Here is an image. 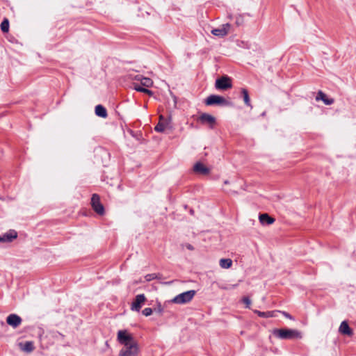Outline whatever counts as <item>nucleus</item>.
Instances as JSON below:
<instances>
[{
    "label": "nucleus",
    "instance_id": "nucleus-22",
    "mask_svg": "<svg viewBox=\"0 0 356 356\" xmlns=\"http://www.w3.org/2000/svg\"><path fill=\"white\" fill-rule=\"evenodd\" d=\"M1 30L3 33H7L9 31V21L7 18H4L3 20L1 22Z\"/></svg>",
    "mask_w": 356,
    "mask_h": 356
},
{
    "label": "nucleus",
    "instance_id": "nucleus-8",
    "mask_svg": "<svg viewBox=\"0 0 356 356\" xmlns=\"http://www.w3.org/2000/svg\"><path fill=\"white\" fill-rule=\"evenodd\" d=\"M198 121L202 124H207L211 129L216 124V118L207 113H202L198 118Z\"/></svg>",
    "mask_w": 356,
    "mask_h": 356
},
{
    "label": "nucleus",
    "instance_id": "nucleus-12",
    "mask_svg": "<svg viewBox=\"0 0 356 356\" xmlns=\"http://www.w3.org/2000/svg\"><path fill=\"white\" fill-rule=\"evenodd\" d=\"M230 26V24H225L221 27L213 29L211 33L216 36L224 37L227 35Z\"/></svg>",
    "mask_w": 356,
    "mask_h": 356
},
{
    "label": "nucleus",
    "instance_id": "nucleus-36",
    "mask_svg": "<svg viewBox=\"0 0 356 356\" xmlns=\"http://www.w3.org/2000/svg\"><path fill=\"white\" fill-rule=\"evenodd\" d=\"M269 315H274V312H266Z\"/></svg>",
    "mask_w": 356,
    "mask_h": 356
},
{
    "label": "nucleus",
    "instance_id": "nucleus-27",
    "mask_svg": "<svg viewBox=\"0 0 356 356\" xmlns=\"http://www.w3.org/2000/svg\"><path fill=\"white\" fill-rule=\"evenodd\" d=\"M152 312H153V310H152V308H150V307H146V308H145V309L143 310V312H142L144 316H150V315L152 314Z\"/></svg>",
    "mask_w": 356,
    "mask_h": 356
},
{
    "label": "nucleus",
    "instance_id": "nucleus-20",
    "mask_svg": "<svg viewBox=\"0 0 356 356\" xmlns=\"http://www.w3.org/2000/svg\"><path fill=\"white\" fill-rule=\"evenodd\" d=\"M241 97L243 98V99L244 101L245 104L247 106L252 108V106L251 105L250 99V96H249L248 90L245 88H241Z\"/></svg>",
    "mask_w": 356,
    "mask_h": 356
},
{
    "label": "nucleus",
    "instance_id": "nucleus-34",
    "mask_svg": "<svg viewBox=\"0 0 356 356\" xmlns=\"http://www.w3.org/2000/svg\"><path fill=\"white\" fill-rule=\"evenodd\" d=\"M156 280H161L162 278V275L160 273H156Z\"/></svg>",
    "mask_w": 356,
    "mask_h": 356
},
{
    "label": "nucleus",
    "instance_id": "nucleus-37",
    "mask_svg": "<svg viewBox=\"0 0 356 356\" xmlns=\"http://www.w3.org/2000/svg\"><path fill=\"white\" fill-rule=\"evenodd\" d=\"M224 184H229V181H228V180H225V181H224Z\"/></svg>",
    "mask_w": 356,
    "mask_h": 356
},
{
    "label": "nucleus",
    "instance_id": "nucleus-30",
    "mask_svg": "<svg viewBox=\"0 0 356 356\" xmlns=\"http://www.w3.org/2000/svg\"><path fill=\"white\" fill-rule=\"evenodd\" d=\"M132 79L136 80L138 81H140L141 83L142 78L143 77L141 74H136L134 76L132 75H130Z\"/></svg>",
    "mask_w": 356,
    "mask_h": 356
},
{
    "label": "nucleus",
    "instance_id": "nucleus-15",
    "mask_svg": "<svg viewBox=\"0 0 356 356\" xmlns=\"http://www.w3.org/2000/svg\"><path fill=\"white\" fill-rule=\"evenodd\" d=\"M339 332L343 335H347L351 337L353 334V331L352 328L349 326L348 322L346 321H343L341 322Z\"/></svg>",
    "mask_w": 356,
    "mask_h": 356
},
{
    "label": "nucleus",
    "instance_id": "nucleus-1",
    "mask_svg": "<svg viewBox=\"0 0 356 356\" xmlns=\"http://www.w3.org/2000/svg\"><path fill=\"white\" fill-rule=\"evenodd\" d=\"M273 334L280 339H301L302 333L293 329L289 328H275L272 331Z\"/></svg>",
    "mask_w": 356,
    "mask_h": 356
},
{
    "label": "nucleus",
    "instance_id": "nucleus-35",
    "mask_svg": "<svg viewBox=\"0 0 356 356\" xmlns=\"http://www.w3.org/2000/svg\"><path fill=\"white\" fill-rule=\"evenodd\" d=\"M157 312H158L159 313H161V312H163V308L161 307V305H159V308H158V309H157Z\"/></svg>",
    "mask_w": 356,
    "mask_h": 356
},
{
    "label": "nucleus",
    "instance_id": "nucleus-14",
    "mask_svg": "<svg viewBox=\"0 0 356 356\" xmlns=\"http://www.w3.org/2000/svg\"><path fill=\"white\" fill-rule=\"evenodd\" d=\"M193 171L200 175H206L210 172L209 168L206 167L201 162H197L193 166Z\"/></svg>",
    "mask_w": 356,
    "mask_h": 356
},
{
    "label": "nucleus",
    "instance_id": "nucleus-5",
    "mask_svg": "<svg viewBox=\"0 0 356 356\" xmlns=\"http://www.w3.org/2000/svg\"><path fill=\"white\" fill-rule=\"evenodd\" d=\"M215 87L219 90H227L232 87V79L227 75H223L217 79Z\"/></svg>",
    "mask_w": 356,
    "mask_h": 356
},
{
    "label": "nucleus",
    "instance_id": "nucleus-18",
    "mask_svg": "<svg viewBox=\"0 0 356 356\" xmlns=\"http://www.w3.org/2000/svg\"><path fill=\"white\" fill-rule=\"evenodd\" d=\"M19 346L21 350L26 353H31L35 348L33 342L31 341H25L24 343H19Z\"/></svg>",
    "mask_w": 356,
    "mask_h": 356
},
{
    "label": "nucleus",
    "instance_id": "nucleus-9",
    "mask_svg": "<svg viewBox=\"0 0 356 356\" xmlns=\"http://www.w3.org/2000/svg\"><path fill=\"white\" fill-rule=\"evenodd\" d=\"M146 298L144 294L137 295L131 303V309L132 311L139 312Z\"/></svg>",
    "mask_w": 356,
    "mask_h": 356
},
{
    "label": "nucleus",
    "instance_id": "nucleus-16",
    "mask_svg": "<svg viewBox=\"0 0 356 356\" xmlns=\"http://www.w3.org/2000/svg\"><path fill=\"white\" fill-rule=\"evenodd\" d=\"M316 100L319 101L321 100L325 105H332L334 103V99L332 98H328L327 95L321 90H319L316 97Z\"/></svg>",
    "mask_w": 356,
    "mask_h": 356
},
{
    "label": "nucleus",
    "instance_id": "nucleus-31",
    "mask_svg": "<svg viewBox=\"0 0 356 356\" xmlns=\"http://www.w3.org/2000/svg\"><path fill=\"white\" fill-rule=\"evenodd\" d=\"M143 93L147 94L149 96H152L153 95V92L152 90H149L148 88H146V87L144 88Z\"/></svg>",
    "mask_w": 356,
    "mask_h": 356
},
{
    "label": "nucleus",
    "instance_id": "nucleus-29",
    "mask_svg": "<svg viewBox=\"0 0 356 356\" xmlns=\"http://www.w3.org/2000/svg\"><path fill=\"white\" fill-rule=\"evenodd\" d=\"M242 301L243 303H245L246 305V306H245L246 308H250V305H251V300L248 297H243L242 299Z\"/></svg>",
    "mask_w": 356,
    "mask_h": 356
},
{
    "label": "nucleus",
    "instance_id": "nucleus-21",
    "mask_svg": "<svg viewBox=\"0 0 356 356\" xmlns=\"http://www.w3.org/2000/svg\"><path fill=\"white\" fill-rule=\"evenodd\" d=\"M232 265V260L230 259H221L220 260V266L222 268H229Z\"/></svg>",
    "mask_w": 356,
    "mask_h": 356
},
{
    "label": "nucleus",
    "instance_id": "nucleus-33",
    "mask_svg": "<svg viewBox=\"0 0 356 356\" xmlns=\"http://www.w3.org/2000/svg\"><path fill=\"white\" fill-rule=\"evenodd\" d=\"M186 248L188 250H193L194 249L193 246L192 245H191V244H187L186 245Z\"/></svg>",
    "mask_w": 356,
    "mask_h": 356
},
{
    "label": "nucleus",
    "instance_id": "nucleus-32",
    "mask_svg": "<svg viewBox=\"0 0 356 356\" xmlns=\"http://www.w3.org/2000/svg\"><path fill=\"white\" fill-rule=\"evenodd\" d=\"M282 314H283V315H284L285 317H286V318H289V319H293V318H292L291 315V314H289V313H287V312H282Z\"/></svg>",
    "mask_w": 356,
    "mask_h": 356
},
{
    "label": "nucleus",
    "instance_id": "nucleus-6",
    "mask_svg": "<svg viewBox=\"0 0 356 356\" xmlns=\"http://www.w3.org/2000/svg\"><path fill=\"white\" fill-rule=\"evenodd\" d=\"M91 206L92 209L99 215L102 216L105 213L104 207L100 202L99 195L94 193L91 197Z\"/></svg>",
    "mask_w": 356,
    "mask_h": 356
},
{
    "label": "nucleus",
    "instance_id": "nucleus-25",
    "mask_svg": "<svg viewBox=\"0 0 356 356\" xmlns=\"http://www.w3.org/2000/svg\"><path fill=\"white\" fill-rule=\"evenodd\" d=\"M254 312L256 314H257L258 316L261 318H270V317L275 316V315H269V314L267 313L266 312H260V311L256 310V311H254Z\"/></svg>",
    "mask_w": 356,
    "mask_h": 356
},
{
    "label": "nucleus",
    "instance_id": "nucleus-28",
    "mask_svg": "<svg viewBox=\"0 0 356 356\" xmlns=\"http://www.w3.org/2000/svg\"><path fill=\"white\" fill-rule=\"evenodd\" d=\"M156 273L147 274L145 276V279L147 282H150L153 280H156Z\"/></svg>",
    "mask_w": 356,
    "mask_h": 356
},
{
    "label": "nucleus",
    "instance_id": "nucleus-26",
    "mask_svg": "<svg viewBox=\"0 0 356 356\" xmlns=\"http://www.w3.org/2000/svg\"><path fill=\"white\" fill-rule=\"evenodd\" d=\"M133 88L134 90H136L138 92H143L144 88L145 87L143 86L142 85H139L138 83H134L133 84Z\"/></svg>",
    "mask_w": 356,
    "mask_h": 356
},
{
    "label": "nucleus",
    "instance_id": "nucleus-10",
    "mask_svg": "<svg viewBox=\"0 0 356 356\" xmlns=\"http://www.w3.org/2000/svg\"><path fill=\"white\" fill-rule=\"evenodd\" d=\"M17 232L14 229H10L8 232L0 235V242L1 243H10L14 239L17 238Z\"/></svg>",
    "mask_w": 356,
    "mask_h": 356
},
{
    "label": "nucleus",
    "instance_id": "nucleus-2",
    "mask_svg": "<svg viewBox=\"0 0 356 356\" xmlns=\"http://www.w3.org/2000/svg\"><path fill=\"white\" fill-rule=\"evenodd\" d=\"M196 294L195 290H189L185 292H183L180 294L176 296L172 300V302L175 304L183 305L190 302L195 295Z\"/></svg>",
    "mask_w": 356,
    "mask_h": 356
},
{
    "label": "nucleus",
    "instance_id": "nucleus-7",
    "mask_svg": "<svg viewBox=\"0 0 356 356\" xmlns=\"http://www.w3.org/2000/svg\"><path fill=\"white\" fill-rule=\"evenodd\" d=\"M138 343H132L128 346H124L120 350L119 356H138Z\"/></svg>",
    "mask_w": 356,
    "mask_h": 356
},
{
    "label": "nucleus",
    "instance_id": "nucleus-17",
    "mask_svg": "<svg viewBox=\"0 0 356 356\" xmlns=\"http://www.w3.org/2000/svg\"><path fill=\"white\" fill-rule=\"evenodd\" d=\"M259 222L264 225H269L275 222V219L270 217L268 213H260L259 216Z\"/></svg>",
    "mask_w": 356,
    "mask_h": 356
},
{
    "label": "nucleus",
    "instance_id": "nucleus-13",
    "mask_svg": "<svg viewBox=\"0 0 356 356\" xmlns=\"http://www.w3.org/2000/svg\"><path fill=\"white\" fill-rule=\"evenodd\" d=\"M159 123L154 127V130L158 133H163L165 131L166 126L168 124V121L170 120V118L168 120L163 115H161L159 117Z\"/></svg>",
    "mask_w": 356,
    "mask_h": 356
},
{
    "label": "nucleus",
    "instance_id": "nucleus-4",
    "mask_svg": "<svg viewBox=\"0 0 356 356\" xmlns=\"http://www.w3.org/2000/svg\"><path fill=\"white\" fill-rule=\"evenodd\" d=\"M118 340L124 346H128L132 343H138L133 336L126 330H119L118 332Z\"/></svg>",
    "mask_w": 356,
    "mask_h": 356
},
{
    "label": "nucleus",
    "instance_id": "nucleus-19",
    "mask_svg": "<svg viewBox=\"0 0 356 356\" xmlns=\"http://www.w3.org/2000/svg\"><path fill=\"white\" fill-rule=\"evenodd\" d=\"M95 112L96 115L102 118H106L108 116L106 108L101 104H98L95 106Z\"/></svg>",
    "mask_w": 356,
    "mask_h": 356
},
{
    "label": "nucleus",
    "instance_id": "nucleus-23",
    "mask_svg": "<svg viewBox=\"0 0 356 356\" xmlns=\"http://www.w3.org/2000/svg\"><path fill=\"white\" fill-rule=\"evenodd\" d=\"M140 84L146 88H149L153 85V81L150 78L143 76Z\"/></svg>",
    "mask_w": 356,
    "mask_h": 356
},
{
    "label": "nucleus",
    "instance_id": "nucleus-3",
    "mask_svg": "<svg viewBox=\"0 0 356 356\" xmlns=\"http://www.w3.org/2000/svg\"><path fill=\"white\" fill-rule=\"evenodd\" d=\"M204 103L207 106H229L231 102L227 100L222 96L218 95H211L205 100Z\"/></svg>",
    "mask_w": 356,
    "mask_h": 356
},
{
    "label": "nucleus",
    "instance_id": "nucleus-24",
    "mask_svg": "<svg viewBox=\"0 0 356 356\" xmlns=\"http://www.w3.org/2000/svg\"><path fill=\"white\" fill-rule=\"evenodd\" d=\"M244 24V18L242 15H238L235 17V24L237 26H242Z\"/></svg>",
    "mask_w": 356,
    "mask_h": 356
},
{
    "label": "nucleus",
    "instance_id": "nucleus-11",
    "mask_svg": "<svg viewBox=\"0 0 356 356\" xmlns=\"http://www.w3.org/2000/svg\"><path fill=\"white\" fill-rule=\"evenodd\" d=\"M22 318L15 314H11L6 318V323L13 328L17 327L22 323Z\"/></svg>",
    "mask_w": 356,
    "mask_h": 356
}]
</instances>
